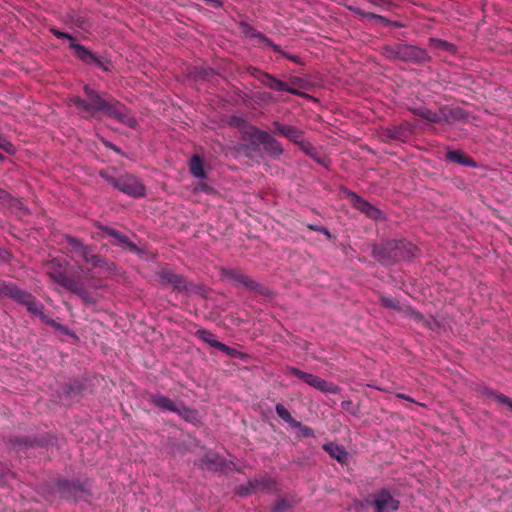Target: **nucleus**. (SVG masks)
I'll return each mask as SVG.
<instances>
[{"mask_svg":"<svg viewBox=\"0 0 512 512\" xmlns=\"http://www.w3.org/2000/svg\"><path fill=\"white\" fill-rule=\"evenodd\" d=\"M417 251V247L412 242L405 239H393L373 245L372 256L382 265H391L414 258Z\"/></svg>","mask_w":512,"mask_h":512,"instance_id":"nucleus-1","label":"nucleus"},{"mask_svg":"<svg viewBox=\"0 0 512 512\" xmlns=\"http://www.w3.org/2000/svg\"><path fill=\"white\" fill-rule=\"evenodd\" d=\"M381 55L390 61H402L414 65L424 64L431 61L427 50L403 42L385 44L380 48Z\"/></svg>","mask_w":512,"mask_h":512,"instance_id":"nucleus-2","label":"nucleus"},{"mask_svg":"<svg viewBox=\"0 0 512 512\" xmlns=\"http://www.w3.org/2000/svg\"><path fill=\"white\" fill-rule=\"evenodd\" d=\"M83 91L86 97L85 99L79 96H75L71 99V102L79 113L85 118L96 117L98 113L107 116L115 99L112 97L105 98L89 85H85Z\"/></svg>","mask_w":512,"mask_h":512,"instance_id":"nucleus-3","label":"nucleus"},{"mask_svg":"<svg viewBox=\"0 0 512 512\" xmlns=\"http://www.w3.org/2000/svg\"><path fill=\"white\" fill-rule=\"evenodd\" d=\"M99 175L114 188L130 197L141 198L146 194V188L144 184L132 174H125L119 177H114L111 176L107 171L102 170L100 171Z\"/></svg>","mask_w":512,"mask_h":512,"instance_id":"nucleus-4","label":"nucleus"},{"mask_svg":"<svg viewBox=\"0 0 512 512\" xmlns=\"http://www.w3.org/2000/svg\"><path fill=\"white\" fill-rule=\"evenodd\" d=\"M158 282L165 287H170L173 291L193 292L196 286L189 282L183 275L175 273L169 268H160L156 272Z\"/></svg>","mask_w":512,"mask_h":512,"instance_id":"nucleus-5","label":"nucleus"},{"mask_svg":"<svg viewBox=\"0 0 512 512\" xmlns=\"http://www.w3.org/2000/svg\"><path fill=\"white\" fill-rule=\"evenodd\" d=\"M247 72L250 76L257 79L264 86L278 92H288L292 95L303 96L304 93L301 91L294 89L293 87H289V84L277 79L274 75L264 72L256 67H249Z\"/></svg>","mask_w":512,"mask_h":512,"instance_id":"nucleus-6","label":"nucleus"},{"mask_svg":"<svg viewBox=\"0 0 512 512\" xmlns=\"http://www.w3.org/2000/svg\"><path fill=\"white\" fill-rule=\"evenodd\" d=\"M68 264L60 259H53L46 264L47 275L57 284L65 288L66 290L72 286L75 277L69 276L67 273Z\"/></svg>","mask_w":512,"mask_h":512,"instance_id":"nucleus-7","label":"nucleus"},{"mask_svg":"<svg viewBox=\"0 0 512 512\" xmlns=\"http://www.w3.org/2000/svg\"><path fill=\"white\" fill-rule=\"evenodd\" d=\"M369 504L374 512H395L400 507V501L384 488L370 495Z\"/></svg>","mask_w":512,"mask_h":512,"instance_id":"nucleus-8","label":"nucleus"},{"mask_svg":"<svg viewBox=\"0 0 512 512\" xmlns=\"http://www.w3.org/2000/svg\"><path fill=\"white\" fill-rule=\"evenodd\" d=\"M72 49L75 56L87 65H95L103 71H110V62H103L96 54L81 44H73Z\"/></svg>","mask_w":512,"mask_h":512,"instance_id":"nucleus-9","label":"nucleus"},{"mask_svg":"<svg viewBox=\"0 0 512 512\" xmlns=\"http://www.w3.org/2000/svg\"><path fill=\"white\" fill-rule=\"evenodd\" d=\"M65 249L72 260L76 263H83L90 253L91 247L84 245L79 239L66 236Z\"/></svg>","mask_w":512,"mask_h":512,"instance_id":"nucleus-10","label":"nucleus"},{"mask_svg":"<svg viewBox=\"0 0 512 512\" xmlns=\"http://www.w3.org/2000/svg\"><path fill=\"white\" fill-rule=\"evenodd\" d=\"M58 491L60 496L67 500H78L85 494L84 487L78 481H59Z\"/></svg>","mask_w":512,"mask_h":512,"instance_id":"nucleus-11","label":"nucleus"},{"mask_svg":"<svg viewBox=\"0 0 512 512\" xmlns=\"http://www.w3.org/2000/svg\"><path fill=\"white\" fill-rule=\"evenodd\" d=\"M100 229L105 235L112 238L111 244L117 245L132 253L138 252L137 246L125 234L108 226H101Z\"/></svg>","mask_w":512,"mask_h":512,"instance_id":"nucleus-12","label":"nucleus"},{"mask_svg":"<svg viewBox=\"0 0 512 512\" xmlns=\"http://www.w3.org/2000/svg\"><path fill=\"white\" fill-rule=\"evenodd\" d=\"M441 124L452 125L455 122L466 121L468 113L457 106L445 105L439 108Z\"/></svg>","mask_w":512,"mask_h":512,"instance_id":"nucleus-13","label":"nucleus"},{"mask_svg":"<svg viewBox=\"0 0 512 512\" xmlns=\"http://www.w3.org/2000/svg\"><path fill=\"white\" fill-rule=\"evenodd\" d=\"M241 32L249 38H253L258 40L259 45L262 48H270L274 52H279V45L275 44L271 39H269L266 35H264L262 32L256 30L254 27H252L250 24L246 22L240 23Z\"/></svg>","mask_w":512,"mask_h":512,"instance_id":"nucleus-14","label":"nucleus"},{"mask_svg":"<svg viewBox=\"0 0 512 512\" xmlns=\"http://www.w3.org/2000/svg\"><path fill=\"white\" fill-rule=\"evenodd\" d=\"M224 274L228 279H231L236 283L243 285L248 290L257 291L261 294L265 293V288L248 275H245L233 269L226 270Z\"/></svg>","mask_w":512,"mask_h":512,"instance_id":"nucleus-15","label":"nucleus"},{"mask_svg":"<svg viewBox=\"0 0 512 512\" xmlns=\"http://www.w3.org/2000/svg\"><path fill=\"white\" fill-rule=\"evenodd\" d=\"M107 116L116 119L118 122L128 126L129 128L134 129L138 125L137 120L130 115L126 111L125 107L117 100L113 102Z\"/></svg>","mask_w":512,"mask_h":512,"instance_id":"nucleus-16","label":"nucleus"},{"mask_svg":"<svg viewBox=\"0 0 512 512\" xmlns=\"http://www.w3.org/2000/svg\"><path fill=\"white\" fill-rule=\"evenodd\" d=\"M349 197L353 207L359 210L360 212L364 213L367 217L374 220L381 218L382 212L378 208L367 202L365 199L357 195L356 193L351 192L349 194Z\"/></svg>","mask_w":512,"mask_h":512,"instance_id":"nucleus-17","label":"nucleus"},{"mask_svg":"<svg viewBox=\"0 0 512 512\" xmlns=\"http://www.w3.org/2000/svg\"><path fill=\"white\" fill-rule=\"evenodd\" d=\"M272 127L275 133L287 138L294 144H297L304 137L303 131L295 126L285 125L279 121H274L272 123Z\"/></svg>","mask_w":512,"mask_h":512,"instance_id":"nucleus-18","label":"nucleus"},{"mask_svg":"<svg viewBox=\"0 0 512 512\" xmlns=\"http://www.w3.org/2000/svg\"><path fill=\"white\" fill-rule=\"evenodd\" d=\"M268 488V480L263 476H255L250 479L247 484L240 485L237 489V493L240 496H249L253 493L263 491Z\"/></svg>","mask_w":512,"mask_h":512,"instance_id":"nucleus-19","label":"nucleus"},{"mask_svg":"<svg viewBox=\"0 0 512 512\" xmlns=\"http://www.w3.org/2000/svg\"><path fill=\"white\" fill-rule=\"evenodd\" d=\"M15 301L24 305L30 313L42 315L44 307L32 294L20 289Z\"/></svg>","mask_w":512,"mask_h":512,"instance_id":"nucleus-20","label":"nucleus"},{"mask_svg":"<svg viewBox=\"0 0 512 512\" xmlns=\"http://www.w3.org/2000/svg\"><path fill=\"white\" fill-rule=\"evenodd\" d=\"M305 383L326 394H336L339 390L334 383L328 382L321 377L310 373Z\"/></svg>","mask_w":512,"mask_h":512,"instance_id":"nucleus-21","label":"nucleus"},{"mask_svg":"<svg viewBox=\"0 0 512 512\" xmlns=\"http://www.w3.org/2000/svg\"><path fill=\"white\" fill-rule=\"evenodd\" d=\"M409 124L392 125L384 130V136L389 140L405 142L410 136Z\"/></svg>","mask_w":512,"mask_h":512,"instance_id":"nucleus-22","label":"nucleus"},{"mask_svg":"<svg viewBox=\"0 0 512 512\" xmlns=\"http://www.w3.org/2000/svg\"><path fill=\"white\" fill-rule=\"evenodd\" d=\"M263 149L265 153L272 158H279L283 154V148L281 143L270 134L262 135Z\"/></svg>","mask_w":512,"mask_h":512,"instance_id":"nucleus-23","label":"nucleus"},{"mask_svg":"<svg viewBox=\"0 0 512 512\" xmlns=\"http://www.w3.org/2000/svg\"><path fill=\"white\" fill-rule=\"evenodd\" d=\"M196 335L197 337L202 340L203 342L209 344L211 347H215L217 349H219L220 351L226 353L227 355H233L234 354V349L225 345L224 343L220 342V341H217L215 338H214V334H212L211 332L207 331V330H198L196 332Z\"/></svg>","mask_w":512,"mask_h":512,"instance_id":"nucleus-24","label":"nucleus"},{"mask_svg":"<svg viewBox=\"0 0 512 512\" xmlns=\"http://www.w3.org/2000/svg\"><path fill=\"white\" fill-rule=\"evenodd\" d=\"M224 466V459L214 452H208L201 459V467L211 471L221 470Z\"/></svg>","mask_w":512,"mask_h":512,"instance_id":"nucleus-25","label":"nucleus"},{"mask_svg":"<svg viewBox=\"0 0 512 512\" xmlns=\"http://www.w3.org/2000/svg\"><path fill=\"white\" fill-rule=\"evenodd\" d=\"M323 449L339 463L345 464L348 461V453L341 445L329 442L323 445Z\"/></svg>","mask_w":512,"mask_h":512,"instance_id":"nucleus-26","label":"nucleus"},{"mask_svg":"<svg viewBox=\"0 0 512 512\" xmlns=\"http://www.w3.org/2000/svg\"><path fill=\"white\" fill-rule=\"evenodd\" d=\"M152 404L164 411L174 412L176 410L177 404L174 403L168 397L161 394H151L149 397Z\"/></svg>","mask_w":512,"mask_h":512,"instance_id":"nucleus-27","label":"nucleus"},{"mask_svg":"<svg viewBox=\"0 0 512 512\" xmlns=\"http://www.w3.org/2000/svg\"><path fill=\"white\" fill-rule=\"evenodd\" d=\"M189 171L192 176L198 179H205L207 177L206 171L203 166V160L199 155H193L189 161Z\"/></svg>","mask_w":512,"mask_h":512,"instance_id":"nucleus-28","label":"nucleus"},{"mask_svg":"<svg viewBox=\"0 0 512 512\" xmlns=\"http://www.w3.org/2000/svg\"><path fill=\"white\" fill-rule=\"evenodd\" d=\"M446 158H447V160H449L451 162L458 163L463 166H468V167L476 166L474 160L471 157L466 156L465 154H463L462 152L457 151V150L448 151L446 153Z\"/></svg>","mask_w":512,"mask_h":512,"instance_id":"nucleus-29","label":"nucleus"},{"mask_svg":"<svg viewBox=\"0 0 512 512\" xmlns=\"http://www.w3.org/2000/svg\"><path fill=\"white\" fill-rule=\"evenodd\" d=\"M174 413L178 414L183 420L190 423H196L199 420L198 411L183 404L177 405Z\"/></svg>","mask_w":512,"mask_h":512,"instance_id":"nucleus-30","label":"nucleus"},{"mask_svg":"<svg viewBox=\"0 0 512 512\" xmlns=\"http://www.w3.org/2000/svg\"><path fill=\"white\" fill-rule=\"evenodd\" d=\"M68 291L76 294L81 298L84 303H94V299L91 293L83 287L78 279L74 281L71 287H69Z\"/></svg>","mask_w":512,"mask_h":512,"instance_id":"nucleus-31","label":"nucleus"},{"mask_svg":"<svg viewBox=\"0 0 512 512\" xmlns=\"http://www.w3.org/2000/svg\"><path fill=\"white\" fill-rule=\"evenodd\" d=\"M20 288L11 282H6L0 279V298L7 297L15 300Z\"/></svg>","mask_w":512,"mask_h":512,"instance_id":"nucleus-32","label":"nucleus"},{"mask_svg":"<svg viewBox=\"0 0 512 512\" xmlns=\"http://www.w3.org/2000/svg\"><path fill=\"white\" fill-rule=\"evenodd\" d=\"M245 134L252 140L253 145H257L262 143V135L269 133L267 131L259 129L254 125H249L245 131Z\"/></svg>","mask_w":512,"mask_h":512,"instance_id":"nucleus-33","label":"nucleus"},{"mask_svg":"<svg viewBox=\"0 0 512 512\" xmlns=\"http://www.w3.org/2000/svg\"><path fill=\"white\" fill-rule=\"evenodd\" d=\"M416 115L421 117L422 119L427 120L430 123H439L441 124L440 111L439 109L436 111H432L430 109H421L415 111Z\"/></svg>","mask_w":512,"mask_h":512,"instance_id":"nucleus-34","label":"nucleus"},{"mask_svg":"<svg viewBox=\"0 0 512 512\" xmlns=\"http://www.w3.org/2000/svg\"><path fill=\"white\" fill-rule=\"evenodd\" d=\"M83 263L90 264L93 268H104L108 266V261L99 254L93 253L92 249Z\"/></svg>","mask_w":512,"mask_h":512,"instance_id":"nucleus-35","label":"nucleus"},{"mask_svg":"<svg viewBox=\"0 0 512 512\" xmlns=\"http://www.w3.org/2000/svg\"><path fill=\"white\" fill-rule=\"evenodd\" d=\"M430 47L438 50L448 51L450 53L455 52V46L445 40L437 39V38H429Z\"/></svg>","mask_w":512,"mask_h":512,"instance_id":"nucleus-36","label":"nucleus"},{"mask_svg":"<svg viewBox=\"0 0 512 512\" xmlns=\"http://www.w3.org/2000/svg\"><path fill=\"white\" fill-rule=\"evenodd\" d=\"M275 411L278 417L288 423L290 426L293 425V422L297 421L291 416V413L288 411V409L281 403L276 404Z\"/></svg>","mask_w":512,"mask_h":512,"instance_id":"nucleus-37","label":"nucleus"},{"mask_svg":"<svg viewBox=\"0 0 512 512\" xmlns=\"http://www.w3.org/2000/svg\"><path fill=\"white\" fill-rule=\"evenodd\" d=\"M487 395L495 400L498 404L507 407L508 410L512 411V399L503 395L498 394L494 391H488Z\"/></svg>","mask_w":512,"mask_h":512,"instance_id":"nucleus-38","label":"nucleus"},{"mask_svg":"<svg viewBox=\"0 0 512 512\" xmlns=\"http://www.w3.org/2000/svg\"><path fill=\"white\" fill-rule=\"evenodd\" d=\"M291 427L299 429L298 437L310 438L315 436L313 429L309 426L302 424L300 421L293 422V425Z\"/></svg>","mask_w":512,"mask_h":512,"instance_id":"nucleus-39","label":"nucleus"},{"mask_svg":"<svg viewBox=\"0 0 512 512\" xmlns=\"http://www.w3.org/2000/svg\"><path fill=\"white\" fill-rule=\"evenodd\" d=\"M379 300H380L381 305L386 308L395 309V310L400 309V303L394 297L387 296V295H381Z\"/></svg>","mask_w":512,"mask_h":512,"instance_id":"nucleus-40","label":"nucleus"},{"mask_svg":"<svg viewBox=\"0 0 512 512\" xmlns=\"http://www.w3.org/2000/svg\"><path fill=\"white\" fill-rule=\"evenodd\" d=\"M50 31H51V33H52L56 38H58V39H67V40H69V42H70V43H69V47H70L71 49H72V45H73V44H78V43L76 42L75 37H74V36H72V35H71V34H69V33L62 32V31H60V30H59V29H57V28H51V29H50Z\"/></svg>","mask_w":512,"mask_h":512,"instance_id":"nucleus-41","label":"nucleus"},{"mask_svg":"<svg viewBox=\"0 0 512 512\" xmlns=\"http://www.w3.org/2000/svg\"><path fill=\"white\" fill-rule=\"evenodd\" d=\"M296 145L299 146V148L306 154V155H309V156H314V153H315V148L314 146L309 142V141H306L304 139V137L301 139V141H299Z\"/></svg>","mask_w":512,"mask_h":512,"instance_id":"nucleus-42","label":"nucleus"},{"mask_svg":"<svg viewBox=\"0 0 512 512\" xmlns=\"http://www.w3.org/2000/svg\"><path fill=\"white\" fill-rule=\"evenodd\" d=\"M346 7L351 12H353V13L357 14L358 16H360L361 20H364V19L371 20V17H374L373 13L365 12V11H363L362 9H360V8H358L356 6L347 5Z\"/></svg>","mask_w":512,"mask_h":512,"instance_id":"nucleus-43","label":"nucleus"},{"mask_svg":"<svg viewBox=\"0 0 512 512\" xmlns=\"http://www.w3.org/2000/svg\"><path fill=\"white\" fill-rule=\"evenodd\" d=\"M305 226L307 227V229H309L311 231H316V232L322 233L323 235H325V237L328 240H331L333 238L332 234L326 227L314 225V224H306Z\"/></svg>","mask_w":512,"mask_h":512,"instance_id":"nucleus-44","label":"nucleus"},{"mask_svg":"<svg viewBox=\"0 0 512 512\" xmlns=\"http://www.w3.org/2000/svg\"><path fill=\"white\" fill-rule=\"evenodd\" d=\"M290 508V503L286 499H279L275 502L272 512H285Z\"/></svg>","mask_w":512,"mask_h":512,"instance_id":"nucleus-45","label":"nucleus"},{"mask_svg":"<svg viewBox=\"0 0 512 512\" xmlns=\"http://www.w3.org/2000/svg\"><path fill=\"white\" fill-rule=\"evenodd\" d=\"M287 372L298 377L299 379H301L303 382H306L307 380V377L309 375V373H306L296 367H292V366H288L286 368Z\"/></svg>","mask_w":512,"mask_h":512,"instance_id":"nucleus-46","label":"nucleus"},{"mask_svg":"<svg viewBox=\"0 0 512 512\" xmlns=\"http://www.w3.org/2000/svg\"><path fill=\"white\" fill-rule=\"evenodd\" d=\"M0 148L5 150L8 153H13L15 151L14 145L7 140V138L0 133Z\"/></svg>","mask_w":512,"mask_h":512,"instance_id":"nucleus-47","label":"nucleus"},{"mask_svg":"<svg viewBox=\"0 0 512 512\" xmlns=\"http://www.w3.org/2000/svg\"><path fill=\"white\" fill-rule=\"evenodd\" d=\"M277 53L280 54L282 57H285L298 65H304V62L302 61V59L300 57L285 52L280 46H279V52H277Z\"/></svg>","mask_w":512,"mask_h":512,"instance_id":"nucleus-48","label":"nucleus"},{"mask_svg":"<svg viewBox=\"0 0 512 512\" xmlns=\"http://www.w3.org/2000/svg\"><path fill=\"white\" fill-rule=\"evenodd\" d=\"M406 312L409 315V317L416 322H421L424 320L423 315L420 312L416 311L415 309L408 308Z\"/></svg>","mask_w":512,"mask_h":512,"instance_id":"nucleus-49","label":"nucleus"},{"mask_svg":"<svg viewBox=\"0 0 512 512\" xmlns=\"http://www.w3.org/2000/svg\"><path fill=\"white\" fill-rule=\"evenodd\" d=\"M289 87L299 90L298 88H304V80L299 77H291L289 80Z\"/></svg>","mask_w":512,"mask_h":512,"instance_id":"nucleus-50","label":"nucleus"},{"mask_svg":"<svg viewBox=\"0 0 512 512\" xmlns=\"http://www.w3.org/2000/svg\"><path fill=\"white\" fill-rule=\"evenodd\" d=\"M373 16L374 17H371V20H376L377 22H379L383 26H390L392 24V21L389 20L388 18L384 17V16H381V15H378V14H375V13H373Z\"/></svg>","mask_w":512,"mask_h":512,"instance_id":"nucleus-51","label":"nucleus"},{"mask_svg":"<svg viewBox=\"0 0 512 512\" xmlns=\"http://www.w3.org/2000/svg\"><path fill=\"white\" fill-rule=\"evenodd\" d=\"M195 190L198 192H205L207 194H210L213 189L208 184L200 182L196 185Z\"/></svg>","mask_w":512,"mask_h":512,"instance_id":"nucleus-52","label":"nucleus"},{"mask_svg":"<svg viewBox=\"0 0 512 512\" xmlns=\"http://www.w3.org/2000/svg\"><path fill=\"white\" fill-rule=\"evenodd\" d=\"M48 325L51 326V327H54L55 329L57 330H61V331H64L65 330V327L59 323H57L55 320L51 319L49 320L48 322Z\"/></svg>","mask_w":512,"mask_h":512,"instance_id":"nucleus-53","label":"nucleus"},{"mask_svg":"<svg viewBox=\"0 0 512 512\" xmlns=\"http://www.w3.org/2000/svg\"><path fill=\"white\" fill-rule=\"evenodd\" d=\"M9 198L10 195L8 194V192L0 188V201L6 203L9 200Z\"/></svg>","mask_w":512,"mask_h":512,"instance_id":"nucleus-54","label":"nucleus"},{"mask_svg":"<svg viewBox=\"0 0 512 512\" xmlns=\"http://www.w3.org/2000/svg\"><path fill=\"white\" fill-rule=\"evenodd\" d=\"M106 147L114 150L116 153H120V149L116 145H114L112 143H106Z\"/></svg>","mask_w":512,"mask_h":512,"instance_id":"nucleus-55","label":"nucleus"},{"mask_svg":"<svg viewBox=\"0 0 512 512\" xmlns=\"http://www.w3.org/2000/svg\"><path fill=\"white\" fill-rule=\"evenodd\" d=\"M38 316L47 325H48L49 320H51V318H49L47 315H45L43 311H42V315H38Z\"/></svg>","mask_w":512,"mask_h":512,"instance_id":"nucleus-56","label":"nucleus"},{"mask_svg":"<svg viewBox=\"0 0 512 512\" xmlns=\"http://www.w3.org/2000/svg\"><path fill=\"white\" fill-rule=\"evenodd\" d=\"M397 397L398 398H401V399H404V400H407V401H413L409 396L405 395V394H397Z\"/></svg>","mask_w":512,"mask_h":512,"instance_id":"nucleus-57","label":"nucleus"},{"mask_svg":"<svg viewBox=\"0 0 512 512\" xmlns=\"http://www.w3.org/2000/svg\"><path fill=\"white\" fill-rule=\"evenodd\" d=\"M69 388H70V390H71V391H73V392H77V393H79V392L81 391V387H80V386H76V387H72V386H70Z\"/></svg>","mask_w":512,"mask_h":512,"instance_id":"nucleus-58","label":"nucleus"},{"mask_svg":"<svg viewBox=\"0 0 512 512\" xmlns=\"http://www.w3.org/2000/svg\"><path fill=\"white\" fill-rule=\"evenodd\" d=\"M391 25H392V26H394V27H402V26H403L401 23H399V22H393V21H392V24H391Z\"/></svg>","mask_w":512,"mask_h":512,"instance_id":"nucleus-59","label":"nucleus"},{"mask_svg":"<svg viewBox=\"0 0 512 512\" xmlns=\"http://www.w3.org/2000/svg\"><path fill=\"white\" fill-rule=\"evenodd\" d=\"M2 158H3V155L0 153V159H2Z\"/></svg>","mask_w":512,"mask_h":512,"instance_id":"nucleus-60","label":"nucleus"}]
</instances>
